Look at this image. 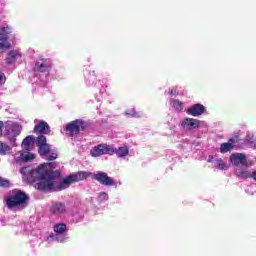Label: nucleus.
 Returning a JSON list of instances; mask_svg holds the SVG:
<instances>
[{
  "instance_id": "7",
  "label": "nucleus",
  "mask_w": 256,
  "mask_h": 256,
  "mask_svg": "<svg viewBox=\"0 0 256 256\" xmlns=\"http://www.w3.org/2000/svg\"><path fill=\"white\" fill-rule=\"evenodd\" d=\"M230 163L234 167H248V162H247V155L243 153H233L230 155Z\"/></svg>"
},
{
  "instance_id": "24",
  "label": "nucleus",
  "mask_w": 256,
  "mask_h": 256,
  "mask_svg": "<svg viewBox=\"0 0 256 256\" xmlns=\"http://www.w3.org/2000/svg\"><path fill=\"white\" fill-rule=\"evenodd\" d=\"M98 201L100 203H103L104 201H109V194H107L106 192H100L98 194Z\"/></svg>"
},
{
  "instance_id": "4",
  "label": "nucleus",
  "mask_w": 256,
  "mask_h": 256,
  "mask_svg": "<svg viewBox=\"0 0 256 256\" xmlns=\"http://www.w3.org/2000/svg\"><path fill=\"white\" fill-rule=\"evenodd\" d=\"M85 129H87V122L81 119H76L68 123L64 131L68 137H75V135H79V133L85 131Z\"/></svg>"
},
{
  "instance_id": "8",
  "label": "nucleus",
  "mask_w": 256,
  "mask_h": 256,
  "mask_svg": "<svg viewBox=\"0 0 256 256\" xmlns=\"http://www.w3.org/2000/svg\"><path fill=\"white\" fill-rule=\"evenodd\" d=\"M33 133L36 135H51V126H49V123L40 120L37 124H35Z\"/></svg>"
},
{
  "instance_id": "20",
  "label": "nucleus",
  "mask_w": 256,
  "mask_h": 256,
  "mask_svg": "<svg viewBox=\"0 0 256 256\" xmlns=\"http://www.w3.org/2000/svg\"><path fill=\"white\" fill-rule=\"evenodd\" d=\"M114 153H116L119 158L127 157V155H129V148L127 146L119 147L118 150L115 149Z\"/></svg>"
},
{
  "instance_id": "31",
  "label": "nucleus",
  "mask_w": 256,
  "mask_h": 256,
  "mask_svg": "<svg viewBox=\"0 0 256 256\" xmlns=\"http://www.w3.org/2000/svg\"><path fill=\"white\" fill-rule=\"evenodd\" d=\"M30 159H31V156H29V155H26V156L24 157V161H30Z\"/></svg>"
},
{
  "instance_id": "3",
  "label": "nucleus",
  "mask_w": 256,
  "mask_h": 256,
  "mask_svg": "<svg viewBox=\"0 0 256 256\" xmlns=\"http://www.w3.org/2000/svg\"><path fill=\"white\" fill-rule=\"evenodd\" d=\"M29 201V196L24 191H17L6 198V205L8 209H13L15 207H22V205L27 204Z\"/></svg>"
},
{
  "instance_id": "29",
  "label": "nucleus",
  "mask_w": 256,
  "mask_h": 256,
  "mask_svg": "<svg viewBox=\"0 0 256 256\" xmlns=\"http://www.w3.org/2000/svg\"><path fill=\"white\" fill-rule=\"evenodd\" d=\"M3 127H4L3 121H0V137H3Z\"/></svg>"
},
{
  "instance_id": "5",
  "label": "nucleus",
  "mask_w": 256,
  "mask_h": 256,
  "mask_svg": "<svg viewBox=\"0 0 256 256\" xmlns=\"http://www.w3.org/2000/svg\"><path fill=\"white\" fill-rule=\"evenodd\" d=\"M91 157H101L103 155H115V147L108 144H98L90 150Z\"/></svg>"
},
{
  "instance_id": "19",
  "label": "nucleus",
  "mask_w": 256,
  "mask_h": 256,
  "mask_svg": "<svg viewBox=\"0 0 256 256\" xmlns=\"http://www.w3.org/2000/svg\"><path fill=\"white\" fill-rule=\"evenodd\" d=\"M67 232V224L65 223H57L54 226V233H57L58 235H63V233Z\"/></svg>"
},
{
  "instance_id": "23",
  "label": "nucleus",
  "mask_w": 256,
  "mask_h": 256,
  "mask_svg": "<svg viewBox=\"0 0 256 256\" xmlns=\"http://www.w3.org/2000/svg\"><path fill=\"white\" fill-rule=\"evenodd\" d=\"M0 187L3 189H7L11 187V182L7 178H3L0 176Z\"/></svg>"
},
{
  "instance_id": "1",
  "label": "nucleus",
  "mask_w": 256,
  "mask_h": 256,
  "mask_svg": "<svg viewBox=\"0 0 256 256\" xmlns=\"http://www.w3.org/2000/svg\"><path fill=\"white\" fill-rule=\"evenodd\" d=\"M55 169V162H46L40 164L28 175L29 183H34V189L37 191H53L57 186L55 179L61 177V172Z\"/></svg>"
},
{
  "instance_id": "9",
  "label": "nucleus",
  "mask_w": 256,
  "mask_h": 256,
  "mask_svg": "<svg viewBox=\"0 0 256 256\" xmlns=\"http://www.w3.org/2000/svg\"><path fill=\"white\" fill-rule=\"evenodd\" d=\"M181 127H183L185 131H193L201 127V121L195 118H184Z\"/></svg>"
},
{
  "instance_id": "13",
  "label": "nucleus",
  "mask_w": 256,
  "mask_h": 256,
  "mask_svg": "<svg viewBox=\"0 0 256 256\" xmlns=\"http://www.w3.org/2000/svg\"><path fill=\"white\" fill-rule=\"evenodd\" d=\"M235 143H239V136H235L230 138L228 142L222 143L220 145V153H229V151H233L235 149Z\"/></svg>"
},
{
  "instance_id": "14",
  "label": "nucleus",
  "mask_w": 256,
  "mask_h": 256,
  "mask_svg": "<svg viewBox=\"0 0 256 256\" xmlns=\"http://www.w3.org/2000/svg\"><path fill=\"white\" fill-rule=\"evenodd\" d=\"M11 132L8 133V135H10L11 141H17L16 137H19V135H21V126H19V124L17 123H13L11 124Z\"/></svg>"
},
{
  "instance_id": "12",
  "label": "nucleus",
  "mask_w": 256,
  "mask_h": 256,
  "mask_svg": "<svg viewBox=\"0 0 256 256\" xmlns=\"http://www.w3.org/2000/svg\"><path fill=\"white\" fill-rule=\"evenodd\" d=\"M207 111V108L203 106V104H194L187 108V115H191L192 117H201Z\"/></svg>"
},
{
  "instance_id": "28",
  "label": "nucleus",
  "mask_w": 256,
  "mask_h": 256,
  "mask_svg": "<svg viewBox=\"0 0 256 256\" xmlns=\"http://www.w3.org/2000/svg\"><path fill=\"white\" fill-rule=\"evenodd\" d=\"M55 159H57V153H52L46 158V161H55Z\"/></svg>"
},
{
  "instance_id": "6",
  "label": "nucleus",
  "mask_w": 256,
  "mask_h": 256,
  "mask_svg": "<svg viewBox=\"0 0 256 256\" xmlns=\"http://www.w3.org/2000/svg\"><path fill=\"white\" fill-rule=\"evenodd\" d=\"M35 143L36 147L38 148V154L40 157H45L51 153V145L47 143V137L44 135H38Z\"/></svg>"
},
{
  "instance_id": "22",
  "label": "nucleus",
  "mask_w": 256,
  "mask_h": 256,
  "mask_svg": "<svg viewBox=\"0 0 256 256\" xmlns=\"http://www.w3.org/2000/svg\"><path fill=\"white\" fill-rule=\"evenodd\" d=\"M11 151V146L0 141V155H7Z\"/></svg>"
},
{
  "instance_id": "27",
  "label": "nucleus",
  "mask_w": 256,
  "mask_h": 256,
  "mask_svg": "<svg viewBox=\"0 0 256 256\" xmlns=\"http://www.w3.org/2000/svg\"><path fill=\"white\" fill-rule=\"evenodd\" d=\"M6 81H7V77H5V74L0 73V87H2V85H5Z\"/></svg>"
},
{
  "instance_id": "16",
  "label": "nucleus",
  "mask_w": 256,
  "mask_h": 256,
  "mask_svg": "<svg viewBox=\"0 0 256 256\" xmlns=\"http://www.w3.org/2000/svg\"><path fill=\"white\" fill-rule=\"evenodd\" d=\"M9 35H11V27H2L0 29V43H9Z\"/></svg>"
},
{
  "instance_id": "25",
  "label": "nucleus",
  "mask_w": 256,
  "mask_h": 256,
  "mask_svg": "<svg viewBox=\"0 0 256 256\" xmlns=\"http://www.w3.org/2000/svg\"><path fill=\"white\" fill-rule=\"evenodd\" d=\"M217 165H218L219 169H221V170L227 169V164H225V162H223V160H221V159L218 160Z\"/></svg>"
},
{
  "instance_id": "18",
  "label": "nucleus",
  "mask_w": 256,
  "mask_h": 256,
  "mask_svg": "<svg viewBox=\"0 0 256 256\" xmlns=\"http://www.w3.org/2000/svg\"><path fill=\"white\" fill-rule=\"evenodd\" d=\"M33 141H35V136L29 135L22 141V147L25 149V151H31V145L33 144Z\"/></svg>"
},
{
  "instance_id": "30",
  "label": "nucleus",
  "mask_w": 256,
  "mask_h": 256,
  "mask_svg": "<svg viewBox=\"0 0 256 256\" xmlns=\"http://www.w3.org/2000/svg\"><path fill=\"white\" fill-rule=\"evenodd\" d=\"M170 95H179V92L177 90H170Z\"/></svg>"
},
{
  "instance_id": "2",
  "label": "nucleus",
  "mask_w": 256,
  "mask_h": 256,
  "mask_svg": "<svg viewBox=\"0 0 256 256\" xmlns=\"http://www.w3.org/2000/svg\"><path fill=\"white\" fill-rule=\"evenodd\" d=\"M88 177H91L94 181L100 183V185H104V187H117V181L106 172L97 171L95 173H89L87 171H78L64 178L59 184L58 191H63V189H67L72 183H79V181H84Z\"/></svg>"
},
{
  "instance_id": "21",
  "label": "nucleus",
  "mask_w": 256,
  "mask_h": 256,
  "mask_svg": "<svg viewBox=\"0 0 256 256\" xmlns=\"http://www.w3.org/2000/svg\"><path fill=\"white\" fill-rule=\"evenodd\" d=\"M171 105L176 111H183V102H181L179 99H172Z\"/></svg>"
},
{
  "instance_id": "15",
  "label": "nucleus",
  "mask_w": 256,
  "mask_h": 256,
  "mask_svg": "<svg viewBox=\"0 0 256 256\" xmlns=\"http://www.w3.org/2000/svg\"><path fill=\"white\" fill-rule=\"evenodd\" d=\"M17 57H21L18 50H10L6 57V65H13L17 61Z\"/></svg>"
},
{
  "instance_id": "26",
  "label": "nucleus",
  "mask_w": 256,
  "mask_h": 256,
  "mask_svg": "<svg viewBox=\"0 0 256 256\" xmlns=\"http://www.w3.org/2000/svg\"><path fill=\"white\" fill-rule=\"evenodd\" d=\"M3 49H11V44L0 42V50L3 51Z\"/></svg>"
},
{
  "instance_id": "10",
  "label": "nucleus",
  "mask_w": 256,
  "mask_h": 256,
  "mask_svg": "<svg viewBox=\"0 0 256 256\" xmlns=\"http://www.w3.org/2000/svg\"><path fill=\"white\" fill-rule=\"evenodd\" d=\"M50 213L55 217H61L67 213V206L63 202H53L50 206Z\"/></svg>"
},
{
  "instance_id": "32",
  "label": "nucleus",
  "mask_w": 256,
  "mask_h": 256,
  "mask_svg": "<svg viewBox=\"0 0 256 256\" xmlns=\"http://www.w3.org/2000/svg\"><path fill=\"white\" fill-rule=\"evenodd\" d=\"M253 179H254V181H256V171H254Z\"/></svg>"
},
{
  "instance_id": "17",
  "label": "nucleus",
  "mask_w": 256,
  "mask_h": 256,
  "mask_svg": "<svg viewBox=\"0 0 256 256\" xmlns=\"http://www.w3.org/2000/svg\"><path fill=\"white\" fill-rule=\"evenodd\" d=\"M235 175H237V177H239L240 179H253V177L255 176V172L251 174L247 170L236 169Z\"/></svg>"
},
{
  "instance_id": "11",
  "label": "nucleus",
  "mask_w": 256,
  "mask_h": 256,
  "mask_svg": "<svg viewBox=\"0 0 256 256\" xmlns=\"http://www.w3.org/2000/svg\"><path fill=\"white\" fill-rule=\"evenodd\" d=\"M52 66L53 64L49 58H41L36 62V69L39 73H49Z\"/></svg>"
}]
</instances>
